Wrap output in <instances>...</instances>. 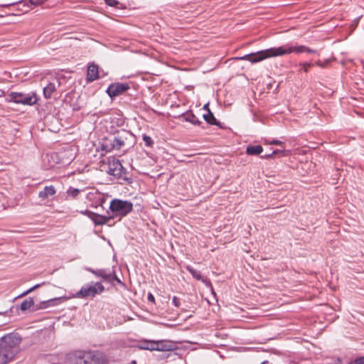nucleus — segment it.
Segmentation results:
<instances>
[{"mask_svg":"<svg viewBox=\"0 0 364 364\" xmlns=\"http://www.w3.org/2000/svg\"><path fill=\"white\" fill-rule=\"evenodd\" d=\"M135 144V136L127 129H120L102 139L101 149L106 152L129 149Z\"/></svg>","mask_w":364,"mask_h":364,"instance_id":"nucleus-1","label":"nucleus"},{"mask_svg":"<svg viewBox=\"0 0 364 364\" xmlns=\"http://www.w3.org/2000/svg\"><path fill=\"white\" fill-rule=\"evenodd\" d=\"M291 53L290 45L286 44L278 48H270L256 53H252L239 58L240 60H248L252 63L259 62L268 58L282 56Z\"/></svg>","mask_w":364,"mask_h":364,"instance_id":"nucleus-2","label":"nucleus"},{"mask_svg":"<svg viewBox=\"0 0 364 364\" xmlns=\"http://www.w3.org/2000/svg\"><path fill=\"white\" fill-rule=\"evenodd\" d=\"M107 166V173L121 180V184L130 185L133 183L132 178L129 176V172L124 168L119 159H109Z\"/></svg>","mask_w":364,"mask_h":364,"instance_id":"nucleus-3","label":"nucleus"},{"mask_svg":"<svg viewBox=\"0 0 364 364\" xmlns=\"http://www.w3.org/2000/svg\"><path fill=\"white\" fill-rule=\"evenodd\" d=\"M109 210L114 218H122L133 210V203L129 200L114 198L110 201Z\"/></svg>","mask_w":364,"mask_h":364,"instance_id":"nucleus-4","label":"nucleus"},{"mask_svg":"<svg viewBox=\"0 0 364 364\" xmlns=\"http://www.w3.org/2000/svg\"><path fill=\"white\" fill-rule=\"evenodd\" d=\"M8 102L31 106L37 103L38 97L34 92L28 93L11 92L6 97Z\"/></svg>","mask_w":364,"mask_h":364,"instance_id":"nucleus-5","label":"nucleus"},{"mask_svg":"<svg viewBox=\"0 0 364 364\" xmlns=\"http://www.w3.org/2000/svg\"><path fill=\"white\" fill-rule=\"evenodd\" d=\"M105 291L104 286L100 282H91L86 284L76 292L75 297L85 299L87 297H95Z\"/></svg>","mask_w":364,"mask_h":364,"instance_id":"nucleus-6","label":"nucleus"},{"mask_svg":"<svg viewBox=\"0 0 364 364\" xmlns=\"http://www.w3.org/2000/svg\"><path fill=\"white\" fill-rule=\"evenodd\" d=\"M21 341L22 338L18 333H10L1 338L0 343L16 355L19 351Z\"/></svg>","mask_w":364,"mask_h":364,"instance_id":"nucleus-7","label":"nucleus"},{"mask_svg":"<svg viewBox=\"0 0 364 364\" xmlns=\"http://www.w3.org/2000/svg\"><path fill=\"white\" fill-rule=\"evenodd\" d=\"M85 270L93 274L95 277L100 278L102 282L112 284L113 274H114V267L112 270L108 269H92L91 267H86Z\"/></svg>","mask_w":364,"mask_h":364,"instance_id":"nucleus-8","label":"nucleus"},{"mask_svg":"<svg viewBox=\"0 0 364 364\" xmlns=\"http://www.w3.org/2000/svg\"><path fill=\"white\" fill-rule=\"evenodd\" d=\"M130 89L129 83L113 82L106 90V93L110 98H114Z\"/></svg>","mask_w":364,"mask_h":364,"instance_id":"nucleus-9","label":"nucleus"},{"mask_svg":"<svg viewBox=\"0 0 364 364\" xmlns=\"http://www.w3.org/2000/svg\"><path fill=\"white\" fill-rule=\"evenodd\" d=\"M87 354L85 350H75L69 354L68 360L71 364H87Z\"/></svg>","mask_w":364,"mask_h":364,"instance_id":"nucleus-10","label":"nucleus"},{"mask_svg":"<svg viewBox=\"0 0 364 364\" xmlns=\"http://www.w3.org/2000/svg\"><path fill=\"white\" fill-rule=\"evenodd\" d=\"M17 4L22 5L23 7H25V9H21L22 11L24 13L27 12L29 9V6L27 5L26 1H23V0H18L16 1L8 3V4H0V17L3 18L5 16H14L15 14L14 13L6 12V11H3L2 9H9V8L14 6L15 5H17Z\"/></svg>","mask_w":364,"mask_h":364,"instance_id":"nucleus-11","label":"nucleus"},{"mask_svg":"<svg viewBox=\"0 0 364 364\" xmlns=\"http://www.w3.org/2000/svg\"><path fill=\"white\" fill-rule=\"evenodd\" d=\"M87 364H107V359L105 354L100 351H89L87 354Z\"/></svg>","mask_w":364,"mask_h":364,"instance_id":"nucleus-12","label":"nucleus"},{"mask_svg":"<svg viewBox=\"0 0 364 364\" xmlns=\"http://www.w3.org/2000/svg\"><path fill=\"white\" fill-rule=\"evenodd\" d=\"M99 68L94 63L89 64L87 70L86 80L91 82L99 79Z\"/></svg>","mask_w":364,"mask_h":364,"instance_id":"nucleus-13","label":"nucleus"},{"mask_svg":"<svg viewBox=\"0 0 364 364\" xmlns=\"http://www.w3.org/2000/svg\"><path fill=\"white\" fill-rule=\"evenodd\" d=\"M15 357L12 351H9L6 348L0 343V364H7Z\"/></svg>","mask_w":364,"mask_h":364,"instance_id":"nucleus-14","label":"nucleus"},{"mask_svg":"<svg viewBox=\"0 0 364 364\" xmlns=\"http://www.w3.org/2000/svg\"><path fill=\"white\" fill-rule=\"evenodd\" d=\"M107 215H102L97 213L91 214L92 216L95 217V225H106L109 223V220L114 218V215H110L109 212H107Z\"/></svg>","mask_w":364,"mask_h":364,"instance_id":"nucleus-15","label":"nucleus"},{"mask_svg":"<svg viewBox=\"0 0 364 364\" xmlns=\"http://www.w3.org/2000/svg\"><path fill=\"white\" fill-rule=\"evenodd\" d=\"M178 118H183L184 121L188 122L193 125H200L202 123L191 110L180 114Z\"/></svg>","mask_w":364,"mask_h":364,"instance_id":"nucleus-16","label":"nucleus"},{"mask_svg":"<svg viewBox=\"0 0 364 364\" xmlns=\"http://www.w3.org/2000/svg\"><path fill=\"white\" fill-rule=\"evenodd\" d=\"M156 351H170L175 349V344L168 341H156Z\"/></svg>","mask_w":364,"mask_h":364,"instance_id":"nucleus-17","label":"nucleus"},{"mask_svg":"<svg viewBox=\"0 0 364 364\" xmlns=\"http://www.w3.org/2000/svg\"><path fill=\"white\" fill-rule=\"evenodd\" d=\"M186 270L192 275V277L198 281H201L205 284H209L210 286V282L207 278H203L201 275L200 272L195 269L193 267L190 265H187L186 267Z\"/></svg>","mask_w":364,"mask_h":364,"instance_id":"nucleus-18","label":"nucleus"},{"mask_svg":"<svg viewBox=\"0 0 364 364\" xmlns=\"http://www.w3.org/2000/svg\"><path fill=\"white\" fill-rule=\"evenodd\" d=\"M291 53H295L296 54L307 53H313L317 54L318 51L314 49H311L306 46L300 45V46H290Z\"/></svg>","mask_w":364,"mask_h":364,"instance_id":"nucleus-19","label":"nucleus"},{"mask_svg":"<svg viewBox=\"0 0 364 364\" xmlns=\"http://www.w3.org/2000/svg\"><path fill=\"white\" fill-rule=\"evenodd\" d=\"M56 190L54 186H46L43 190L38 193V197L42 200H45L50 196H53L55 194Z\"/></svg>","mask_w":364,"mask_h":364,"instance_id":"nucleus-20","label":"nucleus"},{"mask_svg":"<svg viewBox=\"0 0 364 364\" xmlns=\"http://www.w3.org/2000/svg\"><path fill=\"white\" fill-rule=\"evenodd\" d=\"M204 120L210 125H216L220 127V122L215 117L213 113L210 109H208V113L203 114Z\"/></svg>","mask_w":364,"mask_h":364,"instance_id":"nucleus-21","label":"nucleus"},{"mask_svg":"<svg viewBox=\"0 0 364 364\" xmlns=\"http://www.w3.org/2000/svg\"><path fill=\"white\" fill-rule=\"evenodd\" d=\"M263 147L261 145H249L246 148V154L250 156H257L262 153Z\"/></svg>","mask_w":364,"mask_h":364,"instance_id":"nucleus-22","label":"nucleus"},{"mask_svg":"<svg viewBox=\"0 0 364 364\" xmlns=\"http://www.w3.org/2000/svg\"><path fill=\"white\" fill-rule=\"evenodd\" d=\"M56 90V86L53 82H49L43 88V96L46 99H50L54 92Z\"/></svg>","mask_w":364,"mask_h":364,"instance_id":"nucleus-23","label":"nucleus"},{"mask_svg":"<svg viewBox=\"0 0 364 364\" xmlns=\"http://www.w3.org/2000/svg\"><path fill=\"white\" fill-rule=\"evenodd\" d=\"M33 306H34V300L33 298L29 297L21 302L20 309L21 311H24L29 309Z\"/></svg>","mask_w":364,"mask_h":364,"instance_id":"nucleus-24","label":"nucleus"},{"mask_svg":"<svg viewBox=\"0 0 364 364\" xmlns=\"http://www.w3.org/2000/svg\"><path fill=\"white\" fill-rule=\"evenodd\" d=\"M81 190L79 188L70 186L66 191L67 197H70L71 198L75 199L78 196Z\"/></svg>","mask_w":364,"mask_h":364,"instance_id":"nucleus-25","label":"nucleus"},{"mask_svg":"<svg viewBox=\"0 0 364 364\" xmlns=\"http://www.w3.org/2000/svg\"><path fill=\"white\" fill-rule=\"evenodd\" d=\"M63 300V297H56V298L48 299V300L46 301V305L48 306V308L50 306H55L58 305L59 304H60L62 302Z\"/></svg>","mask_w":364,"mask_h":364,"instance_id":"nucleus-26","label":"nucleus"},{"mask_svg":"<svg viewBox=\"0 0 364 364\" xmlns=\"http://www.w3.org/2000/svg\"><path fill=\"white\" fill-rule=\"evenodd\" d=\"M117 284L124 288L126 287L125 284L117 276L116 273L114 272L112 278V284L111 285L115 287Z\"/></svg>","mask_w":364,"mask_h":364,"instance_id":"nucleus-27","label":"nucleus"},{"mask_svg":"<svg viewBox=\"0 0 364 364\" xmlns=\"http://www.w3.org/2000/svg\"><path fill=\"white\" fill-rule=\"evenodd\" d=\"M311 66H313V64L309 62L300 63L299 64V67L300 68L299 70H303L304 73H308L309 68Z\"/></svg>","mask_w":364,"mask_h":364,"instance_id":"nucleus-28","label":"nucleus"},{"mask_svg":"<svg viewBox=\"0 0 364 364\" xmlns=\"http://www.w3.org/2000/svg\"><path fill=\"white\" fill-rule=\"evenodd\" d=\"M142 139L146 146L151 147L154 144L151 137L146 135V134H143Z\"/></svg>","mask_w":364,"mask_h":364,"instance_id":"nucleus-29","label":"nucleus"},{"mask_svg":"<svg viewBox=\"0 0 364 364\" xmlns=\"http://www.w3.org/2000/svg\"><path fill=\"white\" fill-rule=\"evenodd\" d=\"M330 63H331V60L330 59H326L323 61L318 60L315 63V65L318 66V67H320V68H325L328 67V65H329Z\"/></svg>","mask_w":364,"mask_h":364,"instance_id":"nucleus-30","label":"nucleus"},{"mask_svg":"<svg viewBox=\"0 0 364 364\" xmlns=\"http://www.w3.org/2000/svg\"><path fill=\"white\" fill-rule=\"evenodd\" d=\"M289 154V151H287V150H279V149H276V150H274L272 153H271V155H279V156H287Z\"/></svg>","mask_w":364,"mask_h":364,"instance_id":"nucleus-31","label":"nucleus"},{"mask_svg":"<svg viewBox=\"0 0 364 364\" xmlns=\"http://www.w3.org/2000/svg\"><path fill=\"white\" fill-rule=\"evenodd\" d=\"M149 345V341L144 340L141 341L137 346L136 348L141 350H147Z\"/></svg>","mask_w":364,"mask_h":364,"instance_id":"nucleus-32","label":"nucleus"},{"mask_svg":"<svg viewBox=\"0 0 364 364\" xmlns=\"http://www.w3.org/2000/svg\"><path fill=\"white\" fill-rule=\"evenodd\" d=\"M348 364H364V355L355 358L354 360L348 362Z\"/></svg>","mask_w":364,"mask_h":364,"instance_id":"nucleus-33","label":"nucleus"},{"mask_svg":"<svg viewBox=\"0 0 364 364\" xmlns=\"http://www.w3.org/2000/svg\"><path fill=\"white\" fill-rule=\"evenodd\" d=\"M156 341H149V345H148L149 348H147V350H151V351L156 350Z\"/></svg>","mask_w":364,"mask_h":364,"instance_id":"nucleus-34","label":"nucleus"},{"mask_svg":"<svg viewBox=\"0 0 364 364\" xmlns=\"http://www.w3.org/2000/svg\"><path fill=\"white\" fill-rule=\"evenodd\" d=\"M47 0H29L31 5L36 6L44 4Z\"/></svg>","mask_w":364,"mask_h":364,"instance_id":"nucleus-35","label":"nucleus"},{"mask_svg":"<svg viewBox=\"0 0 364 364\" xmlns=\"http://www.w3.org/2000/svg\"><path fill=\"white\" fill-rule=\"evenodd\" d=\"M172 304L175 307L179 308L181 306V299L174 296L172 299Z\"/></svg>","mask_w":364,"mask_h":364,"instance_id":"nucleus-36","label":"nucleus"},{"mask_svg":"<svg viewBox=\"0 0 364 364\" xmlns=\"http://www.w3.org/2000/svg\"><path fill=\"white\" fill-rule=\"evenodd\" d=\"M40 287V284H36L35 286H33V287L30 288L29 289L26 290V291L23 292L22 294H21L18 297H21V296H26L28 294H29L30 292H31L32 291H33L35 289L38 288Z\"/></svg>","mask_w":364,"mask_h":364,"instance_id":"nucleus-37","label":"nucleus"},{"mask_svg":"<svg viewBox=\"0 0 364 364\" xmlns=\"http://www.w3.org/2000/svg\"><path fill=\"white\" fill-rule=\"evenodd\" d=\"M105 1L108 6L112 7H116L119 4L117 0H105Z\"/></svg>","mask_w":364,"mask_h":364,"instance_id":"nucleus-38","label":"nucleus"},{"mask_svg":"<svg viewBox=\"0 0 364 364\" xmlns=\"http://www.w3.org/2000/svg\"><path fill=\"white\" fill-rule=\"evenodd\" d=\"M48 306L46 305V301H41L38 304L36 305V309H47Z\"/></svg>","mask_w":364,"mask_h":364,"instance_id":"nucleus-39","label":"nucleus"},{"mask_svg":"<svg viewBox=\"0 0 364 364\" xmlns=\"http://www.w3.org/2000/svg\"><path fill=\"white\" fill-rule=\"evenodd\" d=\"M147 299L149 302L152 303V304H155L156 303V301H155V297L153 295L152 293L151 292H149L148 294H147Z\"/></svg>","mask_w":364,"mask_h":364,"instance_id":"nucleus-40","label":"nucleus"},{"mask_svg":"<svg viewBox=\"0 0 364 364\" xmlns=\"http://www.w3.org/2000/svg\"><path fill=\"white\" fill-rule=\"evenodd\" d=\"M270 144H274V145H279V146H283L284 144V142L278 139H273L269 142Z\"/></svg>","mask_w":364,"mask_h":364,"instance_id":"nucleus-41","label":"nucleus"},{"mask_svg":"<svg viewBox=\"0 0 364 364\" xmlns=\"http://www.w3.org/2000/svg\"><path fill=\"white\" fill-rule=\"evenodd\" d=\"M82 215H86L87 217L89 215H91V214H94L95 213L92 212V211H90L89 210H85L84 211H81L80 212Z\"/></svg>","mask_w":364,"mask_h":364,"instance_id":"nucleus-42","label":"nucleus"},{"mask_svg":"<svg viewBox=\"0 0 364 364\" xmlns=\"http://www.w3.org/2000/svg\"><path fill=\"white\" fill-rule=\"evenodd\" d=\"M82 215H86L87 217L89 215H91V214H94L95 213L92 212V211H90L89 210H85L84 211H81L80 212Z\"/></svg>","mask_w":364,"mask_h":364,"instance_id":"nucleus-43","label":"nucleus"},{"mask_svg":"<svg viewBox=\"0 0 364 364\" xmlns=\"http://www.w3.org/2000/svg\"><path fill=\"white\" fill-rule=\"evenodd\" d=\"M273 156H274V155H271V154H267L265 155H262L260 157H261V159H269L273 158Z\"/></svg>","mask_w":364,"mask_h":364,"instance_id":"nucleus-44","label":"nucleus"},{"mask_svg":"<svg viewBox=\"0 0 364 364\" xmlns=\"http://www.w3.org/2000/svg\"><path fill=\"white\" fill-rule=\"evenodd\" d=\"M342 360L341 358L338 357L334 363V364H341Z\"/></svg>","mask_w":364,"mask_h":364,"instance_id":"nucleus-45","label":"nucleus"},{"mask_svg":"<svg viewBox=\"0 0 364 364\" xmlns=\"http://www.w3.org/2000/svg\"><path fill=\"white\" fill-rule=\"evenodd\" d=\"M87 218H89L95 223V217L92 216V215H89Z\"/></svg>","mask_w":364,"mask_h":364,"instance_id":"nucleus-46","label":"nucleus"},{"mask_svg":"<svg viewBox=\"0 0 364 364\" xmlns=\"http://www.w3.org/2000/svg\"><path fill=\"white\" fill-rule=\"evenodd\" d=\"M203 109H207V110H208V109H209V108H208V104L205 105L203 106Z\"/></svg>","mask_w":364,"mask_h":364,"instance_id":"nucleus-47","label":"nucleus"},{"mask_svg":"<svg viewBox=\"0 0 364 364\" xmlns=\"http://www.w3.org/2000/svg\"><path fill=\"white\" fill-rule=\"evenodd\" d=\"M130 364H136V361L135 360H133L131 361Z\"/></svg>","mask_w":364,"mask_h":364,"instance_id":"nucleus-48","label":"nucleus"},{"mask_svg":"<svg viewBox=\"0 0 364 364\" xmlns=\"http://www.w3.org/2000/svg\"><path fill=\"white\" fill-rule=\"evenodd\" d=\"M269 362L267 360H264L263 362H262L260 364H268Z\"/></svg>","mask_w":364,"mask_h":364,"instance_id":"nucleus-49","label":"nucleus"}]
</instances>
